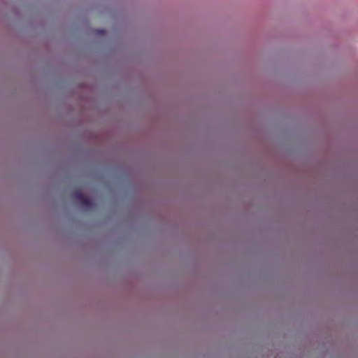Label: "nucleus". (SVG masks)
<instances>
[{
    "instance_id": "1",
    "label": "nucleus",
    "mask_w": 358,
    "mask_h": 358,
    "mask_svg": "<svg viewBox=\"0 0 358 358\" xmlns=\"http://www.w3.org/2000/svg\"><path fill=\"white\" fill-rule=\"evenodd\" d=\"M73 197L83 207L90 208L92 207V206H93L92 201L89 198L85 196L83 194V192L79 189H76L74 191Z\"/></svg>"
},
{
    "instance_id": "2",
    "label": "nucleus",
    "mask_w": 358,
    "mask_h": 358,
    "mask_svg": "<svg viewBox=\"0 0 358 358\" xmlns=\"http://www.w3.org/2000/svg\"><path fill=\"white\" fill-rule=\"evenodd\" d=\"M97 32L99 34H103L105 33V31L104 30H99Z\"/></svg>"
}]
</instances>
